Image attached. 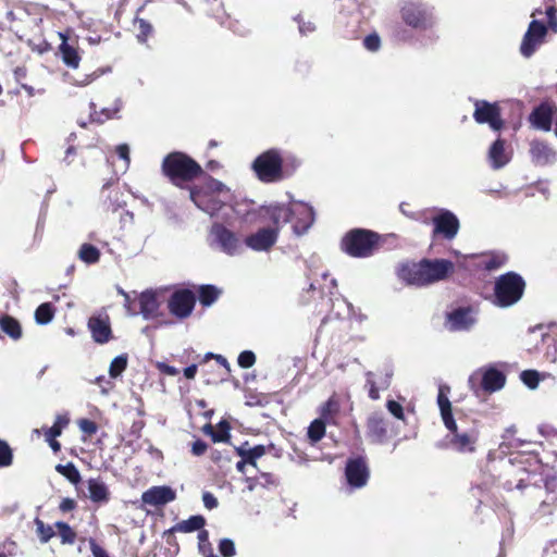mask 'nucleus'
Listing matches in <instances>:
<instances>
[{
    "instance_id": "14",
    "label": "nucleus",
    "mask_w": 557,
    "mask_h": 557,
    "mask_svg": "<svg viewBox=\"0 0 557 557\" xmlns=\"http://www.w3.org/2000/svg\"><path fill=\"white\" fill-rule=\"evenodd\" d=\"M190 199L198 209L209 214L211 218L220 216V212L232 201L218 197L210 193L190 191Z\"/></svg>"
},
{
    "instance_id": "63",
    "label": "nucleus",
    "mask_w": 557,
    "mask_h": 557,
    "mask_svg": "<svg viewBox=\"0 0 557 557\" xmlns=\"http://www.w3.org/2000/svg\"><path fill=\"white\" fill-rule=\"evenodd\" d=\"M207 448L208 445L206 442H203L202 440H197L193 443L191 453L195 456H201L206 453Z\"/></svg>"
},
{
    "instance_id": "46",
    "label": "nucleus",
    "mask_w": 557,
    "mask_h": 557,
    "mask_svg": "<svg viewBox=\"0 0 557 557\" xmlns=\"http://www.w3.org/2000/svg\"><path fill=\"white\" fill-rule=\"evenodd\" d=\"M36 533L39 536L41 543H47L53 535L54 531L51 525L45 524L44 521L35 519Z\"/></svg>"
},
{
    "instance_id": "40",
    "label": "nucleus",
    "mask_w": 557,
    "mask_h": 557,
    "mask_svg": "<svg viewBox=\"0 0 557 557\" xmlns=\"http://www.w3.org/2000/svg\"><path fill=\"white\" fill-rule=\"evenodd\" d=\"M70 422V419L66 414H58L55 417V421L53 425L47 429L45 436L46 440L57 438L61 435L63 428H65Z\"/></svg>"
},
{
    "instance_id": "9",
    "label": "nucleus",
    "mask_w": 557,
    "mask_h": 557,
    "mask_svg": "<svg viewBox=\"0 0 557 557\" xmlns=\"http://www.w3.org/2000/svg\"><path fill=\"white\" fill-rule=\"evenodd\" d=\"M472 101L474 106L473 119L478 124H488L495 132L504 127L498 102H488L481 99H473Z\"/></svg>"
},
{
    "instance_id": "2",
    "label": "nucleus",
    "mask_w": 557,
    "mask_h": 557,
    "mask_svg": "<svg viewBox=\"0 0 557 557\" xmlns=\"http://www.w3.org/2000/svg\"><path fill=\"white\" fill-rule=\"evenodd\" d=\"M453 270V263L448 260L424 259L420 262H407L398 269V276L408 285L425 286L444 280Z\"/></svg>"
},
{
    "instance_id": "8",
    "label": "nucleus",
    "mask_w": 557,
    "mask_h": 557,
    "mask_svg": "<svg viewBox=\"0 0 557 557\" xmlns=\"http://www.w3.org/2000/svg\"><path fill=\"white\" fill-rule=\"evenodd\" d=\"M209 246L227 256L239 255L243 250L239 237L221 222H214L208 233Z\"/></svg>"
},
{
    "instance_id": "48",
    "label": "nucleus",
    "mask_w": 557,
    "mask_h": 557,
    "mask_svg": "<svg viewBox=\"0 0 557 557\" xmlns=\"http://www.w3.org/2000/svg\"><path fill=\"white\" fill-rule=\"evenodd\" d=\"M521 381L529 387V388H536L540 382L539 372L535 370H524L521 372Z\"/></svg>"
},
{
    "instance_id": "42",
    "label": "nucleus",
    "mask_w": 557,
    "mask_h": 557,
    "mask_svg": "<svg viewBox=\"0 0 557 557\" xmlns=\"http://www.w3.org/2000/svg\"><path fill=\"white\" fill-rule=\"evenodd\" d=\"M127 367V355H119L116 356L110 363L109 367V375L112 379L119 377Z\"/></svg>"
},
{
    "instance_id": "62",
    "label": "nucleus",
    "mask_w": 557,
    "mask_h": 557,
    "mask_svg": "<svg viewBox=\"0 0 557 557\" xmlns=\"http://www.w3.org/2000/svg\"><path fill=\"white\" fill-rule=\"evenodd\" d=\"M557 10L554 7H549L546 10V15L548 18V25L554 33H557Z\"/></svg>"
},
{
    "instance_id": "29",
    "label": "nucleus",
    "mask_w": 557,
    "mask_h": 557,
    "mask_svg": "<svg viewBox=\"0 0 557 557\" xmlns=\"http://www.w3.org/2000/svg\"><path fill=\"white\" fill-rule=\"evenodd\" d=\"M60 36L62 38V42L59 47V51L61 53L63 62L70 67H78L81 57L78 54L77 48L69 44L66 37L63 34H60Z\"/></svg>"
},
{
    "instance_id": "47",
    "label": "nucleus",
    "mask_w": 557,
    "mask_h": 557,
    "mask_svg": "<svg viewBox=\"0 0 557 557\" xmlns=\"http://www.w3.org/2000/svg\"><path fill=\"white\" fill-rule=\"evenodd\" d=\"M516 433V426L515 425H510L509 428H507L505 430V433L503 434V442L500 443L499 445V448L500 449H504V448H510V447H518L520 445V441L518 440H512L511 441V437L515 435Z\"/></svg>"
},
{
    "instance_id": "3",
    "label": "nucleus",
    "mask_w": 557,
    "mask_h": 557,
    "mask_svg": "<svg viewBox=\"0 0 557 557\" xmlns=\"http://www.w3.org/2000/svg\"><path fill=\"white\" fill-rule=\"evenodd\" d=\"M445 428L448 431L446 436L447 444L453 450L460 454H472L476 450L480 429L474 421L468 422L465 419L454 420L453 424L447 423Z\"/></svg>"
},
{
    "instance_id": "58",
    "label": "nucleus",
    "mask_w": 557,
    "mask_h": 557,
    "mask_svg": "<svg viewBox=\"0 0 557 557\" xmlns=\"http://www.w3.org/2000/svg\"><path fill=\"white\" fill-rule=\"evenodd\" d=\"M78 426L83 433H86L88 435H92L98 431L97 424L94 421L88 420V419L79 420Z\"/></svg>"
},
{
    "instance_id": "26",
    "label": "nucleus",
    "mask_w": 557,
    "mask_h": 557,
    "mask_svg": "<svg viewBox=\"0 0 557 557\" xmlns=\"http://www.w3.org/2000/svg\"><path fill=\"white\" fill-rule=\"evenodd\" d=\"M481 381L484 391L494 393L503 388L506 377L500 371L490 368L483 372Z\"/></svg>"
},
{
    "instance_id": "18",
    "label": "nucleus",
    "mask_w": 557,
    "mask_h": 557,
    "mask_svg": "<svg viewBox=\"0 0 557 557\" xmlns=\"http://www.w3.org/2000/svg\"><path fill=\"white\" fill-rule=\"evenodd\" d=\"M345 475L348 484L354 488L364 486L369 479V469L361 457L349 459L346 463Z\"/></svg>"
},
{
    "instance_id": "37",
    "label": "nucleus",
    "mask_w": 557,
    "mask_h": 557,
    "mask_svg": "<svg viewBox=\"0 0 557 557\" xmlns=\"http://www.w3.org/2000/svg\"><path fill=\"white\" fill-rule=\"evenodd\" d=\"M202 193H210L218 197L222 196L224 199H232L233 197L230 188L222 182L214 178H211L208 182L206 189L202 190Z\"/></svg>"
},
{
    "instance_id": "45",
    "label": "nucleus",
    "mask_w": 557,
    "mask_h": 557,
    "mask_svg": "<svg viewBox=\"0 0 557 557\" xmlns=\"http://www.w3.org/2000/svg\"><path fill=\"white\" fill-rule=\"evenodd\" d=\"M55 469L59 473L63 474L72 483H77L81 480L79 471L73 463H67L65 466L58 465Z\"/></svg>"
},
{
    "instance_id": "30",
    "label": "nucleus",
    "mask_w": 557,
    "mask_h": 557,
    "mask_svg": "<svg viewBox=\"0 0 557 557\" xmlns=\"http://www.w3.org/2000/svg\"><path fill=\"white\" fill-rule=\"evenodd\" d=\"M88 492L94 503H106L109 499L108 486L100 479L88 480Z\"/></svg>"
},
{
    "instance_id": "24",
    "label": "nucleus",
    "mask_w": 557,
    "mask_h": 557,
    "mask_svg": "<svg viewBox=\"0 0 557 557\" xmlns=\"http://www.w3.org/2000/svg\"><path fill=\"white\" fill-rule=\"evenodd\" d=\"M510 160L509 153L506 151L505 141L500 138L496 139L488 149V161L494 170L502 169Z\"/></svg>"
},
{
    "instance_id": "6",
    "label": "nucleus",
    "mask_w": 557,
    "mask_h": 557,
    "mask_svg": "<svg viewBox=\"0 0 557 557\" xmlns=\"http://www.w3.org/2000/svg\"><path fill=\"white\" fill-rule=\"evenodd\" d=\"M163 173L174 183L177 181H191L201 173V166L187 154L172 152L162 163Z\"/></svg>"
},
{
    "instance_id": "59",
    "label": "nucleus",
    "mask_w": 557,
    "mask_h": 557,
    "mask_svg": "<svg viewBox=\"0 0 557 557\" xmlns=\"http://www.w3.org/2000/svg\"><path fill=\"white\" fill-rule=\"evenodd\" d=\"M506 261L505 256H492L485 261V268L490 271L500 268Z\"/></svg>"
},
{
    "instance_id": "5",
    "label": "nucleus",
    "mask_w": 557,
    "mask_h": 557,
    "mask_svg": "<svg viewBox=\"0 0 557 557\" xmlns=\"http://www.w3.org/2000/svg\"><path fill=\"white\" fill-rule=\"evenodd\" d=\"M525 282L516 272H507L500 275L494 287V302L502 308H507L518 302L524 292Z\"/></svg>"
},
{
    "instance_id": "16",
    "label": "nucleus",
    "mask_w": 557,
    "mask_h": 557,
    "mask_svg": "<svg viewBox=\"0 0 557 557\" xmlns=\"http://www.w3.org/2000/svg\"><path fill=\"white\" fill-rule=\"evenodd\" d=\"M315 220L313 208L302 201H293V231L300 236L308 232Z\"/></svg>"
},
{
    "instance_id": "7",
    "label": "nucleus",
    "mask_w": 557,
    "mask_h": 557,
    "mask_svg": "<svg viewBox=\"0 0 557 557\" xmlns=\"http://www.w3.org/2000/svg\"><path fill=\"white\" fill-rule=\"evenodd\" d=\"M377 238V234L371 231L355 228L345 235L342 246L349 256L366 258L373 253Z\"/></svg>"
},
{
    "instance_id": "33",
    "label": "nucleus",
    "mask_w": 557,
    "mask_h": 557,
    "mask_svg": "<svg viewBox=\"0 0 557 557\" xmlns=\"http://www.w3.org/2000/svg\"><path fill=\"white\" fill-rule=\"evenodd\" d=\"M122 102L121 100L115 101V108L111 109H102L100 112L96 110V106L94 102H90V120L97 123H103L104 121L112 119L121 109Z\"/></svg>"
},
{
    "instance_id": "28",
    "label": "nucleus",
    "mask_w": 557,
    "mask_h": 557,
    "mask_svg": "<svg viewBox=\"0 0 557 557\" xmlns=\"http://www.w3.org/2000/svg\"><path fill=\"white\" fill-rule=\"evenodd\" d=\"M140 314L145 320L154 318L158 313L159 302L156 294L150 290H146L139 296Z\"/></svg>"
},
{
    "instance_id": "11",
    "label": "nucleus",
    "mask_w": 557,
    "mask_h": 557,
    "mask_svg": "<svg viewBox=\"0 0 557 557\" xmlns=\"http://www.w3.org/2000/svg\"><path fill=\"white\" fill-rule=\"evenodd\" d=\"M546 35V25L537 20H532L520 45L521 54L524 58L532 57L537 48L544 42Z\"/></svg>"
},
{
    "instance_id": "38",
    "label": "nucleus",
    "mask_w": 557,
    "mask_h": 557,
    "mask_svg": "<svg viewBox=\"0 0 557 557\" xmlns=\"http://www.w3.org/2000/svg\"><path fill=\"white\" fill-rule=\"evenodd\" d=\"M237 453L242 458H246L249 465L257 467V459L265 454V447L263 445H257L249 449L237 448Z\"/></svg>"
},
{
    "instance_id": "50",
    "label": "nucleus",
    "mask_w": 557,
    "mask_h": 557,
    "mask_svg": "<svg viewBox=\"0 0 557 557\" xmlns=\"http://www.w3.org/2000/svg\"><path fill=\"white\" fill-rule=\"evenodd\" d=\"M12 459L13 455L10 446L4 441H0V468L10 466Z\"/></svg>"
},
{
    "instance_id": "13",
    "label": "nucleus",
    "mask_w": 557,
    "mask_h": 557,
    "mask_svg": "<svg viewBox=\"0 0 557 557\" xmlns=\"http://www.w3.org/2000/svg\"><path fill=\"white\" fill-rule=\"evenodd\" d=\"M476 321V311L471 307H458L446 315V326L453 332L469 331Z\"/></svg>"
},
{
    "instance_id": "64",
    "label": "nucleus",
    "mask_w": 557,
    "mask_h": 557,
    "mask_svg": "<svg viewBox=\"0 0 557 557\" xmlns=\"http://www.w3.org/2000/svg\"><path fill=\"white\" fill-rule=\"evenodd\" d=\"M89 545L94 557H109L108 553L95 540L91 539Z\"/></svg>"
},
{
    "instance_id": "1",
    "label": "nucleus",
    "mask_w": 557,
    "mask_h": 557,
    "mask_svg": "<svg viewBox=\"0 0 557 557\" xmlns=\"http://www.w3.org/2000/svg\"><path fill=\"white\" fill-rule=\"evenodd\" d=\"M299 165L300 160L295 154L272 148L260 153L251 169L259 181L269 184L288 178Z\"/></svg>"
},
{
    "instance_id": "41",
    "label": "nucleus",
    "mask_w": 557,
    "mask_h": 557,
    "mask_svg": "<svg viewBox=\"0 0 557 557\" xmlns=\"http://www.w3.org/2000/svg\"><path fill=\"white\" fill-rule=\"evenodd\" d=\"M530 479H531L530 473L528 471H525L524 469H522L519 471V478L515 482L507 481L504 486L508 491H512V490L523 491L524 488L531 486Z\"/></svg>"
},
{
    "instance_id": "51",
    "label": "nucleus",
    "mask_w": 557,
    "mask_h": 557,
    "mask_svg": "<svg viewBox=\"0 0 557 557\" xmlns=\"http://www.w3.org/2000/svg\"><path fill=\"white\" fill-rule=\"evenodd\" d=\"M338 410V404L334 398H330L326 403H324L321 407V418L324 420H329V418Z\"/></svg>"
},
{
    "instance_id": "21",
    "label": "nucleus",
    "mask_w": 557,
    "mask_h": 557,
    "mask_svg": "<svg viewBox=\"0 0 557 557\" xmlns=\"http://www.w3.org/2000/svg\"><path fill=\"white\" fill-rule=\"evenodd\" d=\"M176 497L175 492L170 486H152L141 495L144 504L159 507L173 502Z\"/></svg>"
},
{
    "instance_id": "25",
    "label": "nucleus",
    "mask_w": 557,
    "mask_h": 557,
    "mask_svg": "<svg viewBox=\"0 0 557 557\" xmlns=\"http://www.w3.org/2000/svg\"><path fill=\"white\" fill-rule=\"evenodd\" d=\"M554 111L549 106L541 104L530 115L531 124L541 131L548 132L552 127Z\"/></svg>"
},
{
    "instance_id": "23",
    "label": "nucleus",
    "mask_w": 557,
    "mask_h": 557,
    "mask_svg": "<svg viewBox=\"0 0 557 557\" xmlns=\"http://www.w3.org/2000/svg\"><path fill=\"white\" fill-rule=\"evenodd\" d=\"M265 214L269 215L273 224L270 228H276L280 232L282 225L293 221V201L289 206L280 203L271 205L265 208Z\"/></svg>"
},
{
    "instance_id": "32",
    "label": "nucleus",
    "mask_w": 557,
    "mask_h": 557,
    "mask_svg": "<svg viewBox=\"0 0 557 557\" xmlns=\"http://www.w3.org/2000/svg\"><path fill=\"white\" fill-rule=\"evenodd\" d=\"M0 329L13 339H18L22 336L20 323L10 315L0 318Z\"/></svg>"
},
{
    "instance_id": "44",
    "label": "nucleus",
    "mask_w": 557,
    "mask_h": 557,
    "mask_svg": "<svg viewBox=\"0 0 557 557\" xmlns=\"http://www.w3.org/2000/svg\"><path fill=\"white\" fill-rule=\"evenodd\" d=\"M134 28L137 32V39L140 42H145L152 33V25L143 18H136L134 21Z\"/></svg>"
},
{
    "instance_id": "22",
    "label": "nucleus",
    "mask_w": 557,
    "mask_h": 557,
    "mask_svg": "<svg viewBox=\"0 0 557 557\" xmlns=\"http://www.w3.org/2000/svg\"><path fill=\"white\" fill-rule=\"evenodd\" d=\"M367 435L374 443L387 440V421L382 412H372L367 420Z\"/></svg>"
},
{
    "instance_id": "56",
    "label": "nucleus",
    "mask_w": 557,
    "mask_h": 557,
    "mask_svg": "<svg viewBox=\"0 0 557 557\" xmlns=\"http://www.w3.org/2000/svg\"><path fill=\"white\" fill-rule=\"evenodd\" d=\"M295 20L298 23L299 33L301 35H308L315 30V25L313 22L304 21L300 15H297Z\"/></svg>"
},
{
    "instance_id": "54",
    "label": "nucleus",
    "mask_w": 557,
    "mask_h": 557,
    "mask_svg": "<svg viewBox=\"0 0 557 557\" xmlns=\"http://www.w3.org/2000/svg\"><path fill=\"white\" fill-rule=\"evenodd\" d=\"M363 46L367 50L375 52L381 47V39L376 34H370L363 39Z\"/></svg>"
},
{
    "instance_id": "49",
    "label": "nucleus",
    "mask_w": 557,
    "mask_h": 557,
    "mask_svg": "<svg viewBox=\"0 0 557 557\" xmlns=\"http://www.w3.org/2000/svg\"><path fill=\"white\" fill-rule=\"evenodd\" d=\"M237 363L243 369H249L256 363V355L251 350H244L239 354Z\"/></svg>"
},
{
    "instance_id": "57",
    "label": "nucleus",
    "mask_w": 557,
    "mask_h": 557,
    "mask_svg": "<svg viewBox=\"0 0 557 557\" xmlns=\"http://www.w3.org/2000/svg\"><path fill=\"white\" fill-rule=\"evenodd\" d=\"M386 408L391 412V414H393L395 418H397L399 420L405 419L404 409L399 403H397L395 400H388L386 403Z\"/></svg>"
},
{
    "instance_id": "52",
    "label": "nucleus",
    "mask_w": 557,
    "mask_h": 557,
    "mask_svg": "<svg viewBox=\"0 0 557 557\" xmlns=\"http://www.w3.org/2000/svg\"><path fill=\"white\" fill-rule=\"evenodd\" d=\"M542 338L544 342H552L550 344L547 345L545 359L550 363H555L557 360V347L554 343V339L548 335H542Z\"/></svg>"
},
{
    "instance_id": "19",
    "label": "nucleus",
    "mask_w": 557,
    "mask_h": 557,
    "mask_svg": "<svg viewBox=\"0 0 557 557\" xmlns=\"http://www.w3.org/2000/svg\"><path fill=\"white\" fill-rule=\"evenodd\" d=\"M88 330L92 339L98 344H106L112 337L110 319L107 313L92 315L88 320Z\"/></svg>"
},
{
    "instance_id": "55",
    "label": "nucleus",
    "mask_w": 557,
    "mask_h": 557,
    "mask_svg": "<svg viewBox=\"0 0 557 557\" xmlns=\"http://www.w3.org/2000/svg\"><path fill=\"white\" fill-rule=\"evenodd\" d=\"M261 478L264 479V482H261L259 479L246 478L245 482L247 483V490L252 492L257 488L258 485L265 486V484L271 483V478L269 474L262 473Z\"/></svg>"
},
{
    "instance_id": "60",
    "label": "nucleus",
    "mask_w": 557,
    "mask_h": 557,
    "mask_svg": "<svg viewBox=\"0 0 557 557\" xmlns=\"http://www.w3.org/2000/svg\"><path fill=\"white\" fill-rule=\"evenodd\" d=\"M116 152L119 157L125 162V169L128 168L131 159H129V147L126 144H121L116 147Z\"/></svg>"
},
{
    "instance_id": "4",
    "label": "nucleus",
    "mask_w": 557,
    "mask_h": 557,
    "mask_svg": "<svg viewBox=\"0 0 557 557\" xmlns=\"http://www.w3.org/2000/svg\"><path fill=\"white\" fill-rule=\"evenodd\" d=\"M399 15L405 25L418 32L431 30L436 25L434 8L420 0H401Z\"/></svg>"
},
{
    "instance_id": "27",
    "label": "nucleus",
    "mask_w": 557,
    "mask_h": 557,
    "mask_svg": "<svg viewBox=\"0 0 557 557\" xmlns=\"http://www.w3.org/2000/svg\"><path fill=\"white\" fill-rule=\"evenodd\" d=\"M449 392V386L440 385L437 394V405L440 408L441 418L443 420L444 425L447 423L453 424V421L456 420L453 416L451 403L448 398Z\"/></svg>"
},
{
    "instance_id": "36",
    "label": "nucleus",
    "mask_w": 557,
    "mask_h": 557,
    "mask_svg": "<svg viewBox=\"0 0 557 557\" xmlns=\"http://www.w3.org/2000/svg\"><path fill=\"white\" fill-rule=\"evenodd\" d=\"M54 308L50 302H44L35 311V320L40 325H46L52 321Z\"/></svg>"
},
{
    "instance_id": "39",
    "label": "nucleus",
    "mask_w": 557,
    "mask_h": 557,
    "mask_svg": "<svg viewBox=\"0 0 557 557\" xmlns=\"http://www.w3.org/2000/svg\"><path fill=\"white\" fill-rule=\"evenodd\" d=\"M308 437L311 444H315L325 435V421L323 419L313 420L308 428Z\"/></svg>"
},
{
    "instance_id": "20",
    "label": "nucleus",
    "mask_w": 557,
    "mask_h": 557,
    "mask_svg": "<svg viewBox=\"0 0 557 557\" xmlns=\"http://www.w3.org/2000/svg\"><path fill=\"white\" fill-rule=\"evenodd\" d=\"M530 156L535 165H550L557 161V152L555 149L543 140L531 141Z\"/></svg>"
},
{
    "instance_id": "61",
    "label": "nucleus",
    "mask_w": 557,
    "mask_h": 557,
    "mask_svg": "<svg viewBox=\"0 0 557 557\" xmlns=\"http://www.w3.org/2000/svg\"><path fill=\"white\" fill-rule=\"evenodd\" d=\"M202 502H203L205 507L210 510L216 508L219 505L216 497L213 494H211L210 492L203 493Z\"/></svg>"
},
{
    "instance_id": "43",
    "label": "nucleus",
    "mask_w": 557,
    "mask_h": 557,
    "mask_svg": "<svg viewBox=\"0 0 557 557\" xmlns=\"http://www.w3.org/2000/svg\"><path fill=\"white\" fill-rule=\"evenodd\" d=\"M55 528L58 529L62 544H73L75 542L76 533L67 523L58 521L55 522Z\"/></svg>"
},
{
    "instance_id": "10",
    "label": "nucleus",
    "mask_w": 557,
    "mask_h": 557,
    "mask_svg": "<svg viewBox=\"0 0 557 557\" xmlns=\"http://www.w3.org/2000/svg\"><path fill=\"white\" fill-rule=\"evenodd\" d=\"M393 375L394 370L391 366H384L377 371H367L364 373V389L369 398L372 400L380 399V392L389 388Z\"/></svg>"
},
{
    "instance_id": "35",
    "label": "nucleus",
    "mask_w": 557,
    "mask_h": 557,
    "mask_svg": "<svg viewBox=\"0 0 557 557\" xmlns=\"http://www.w3.org/2000/svg\"><path fill=\"white\" fill-rule=\"evenodd\" d=\"M78 257L87 264H92L99 261L100 251L91 244H83L78 250Z\"/></svg>"
},
{
    "instance_id": "31",
    "label": "nucleus",
    "mask_w": 557,
    "mask_h": 557,
    "mask_svg": "<svg viewBox=\"0 0 557 557\" xmlns=\"http://www.w3.org/2000/svg\"><path fill=\"white\" fill-rule=\"evenodd\" d=\"M205 523H206L205 518L202 516L197 515V516H191L187 520H183V521L176 523L172 530L176 531V532H184V533H189V532H194V531H198V530L201 531Z\"/></svg>"
},
{
    "instance_id": "17",
    "label": "nucleus",
    "mask_w": 557,
    "mask_h": 557,
    "mask_svg": "<svg viewBox=\"0 0 557 557\" xmlns=\"http://www.w3.org/2000/svg\"><path fill=\"white\" fill-rule=\"evenodd\" d=\"M276 228L261 227L257 232L246 236L245 245L253 251H269L277 242Z\"/></svg>"
},
{
    "instance_id": "12",
    "label": "nucleus",
    "mask_w": 557,
    "mask_h": 557,
    "mask_svg": "<svg viewBox=\"0 0 557 557\" xmlns=\"http://www.w3.org/2000/svg\"><path fill=\"white\" fill-rule=\"evenodd\" d=\"M434 230L433 235H441L445 239L451 240L459 232L460 223L455 213L447 209H440L432 219Z\"/></svg>"
},
{
    "instance_id": "15",
    "label": "nucleus",
    "mask_w": 557,
    "mask_h": 557,
    "mask_svg": "<svg viewBox=\"0 0 557 557\" xmlns=\"http://www.w3.org/2000/svg\"><path fill=\"white\" fill-rule=\"evenodd\" d=\"M195 304V294L188 289H182L172 294L168 307L176 318L186 319L191 314Z\"/></svg>"
},
{
    "instance_id": "34",
    "label": "nucleus",
    "mask_w": 557,
    "mask_h": 557,
    "mask_svg": "<svg viewBox=\"0 0 557 557\" xmlns=\"http://www.w3.org/2000/svg\"><path fill=\"white\" fill-rule=\"evenodd\" d=\"M221 290L213 285H202L199 288V301L202 306L209 307L218 300Z\"/></svg>"
},
{
    "instance_id": "53",
    "label": "nucleus",
    "mask_w": 557,
    "mask_h": 557,
    "mask_svg": "<svg viewBox=\"0 0 557 557\" xmlns=\"http://www.w3.org/2000/svg\"><path fill=\"white\" fill-rule=\"evenodd\" d=\"M219 550L224 557H233L236 553L235 544L230 539H223L220 541Z\"/></svg>"
}]
</instances>
